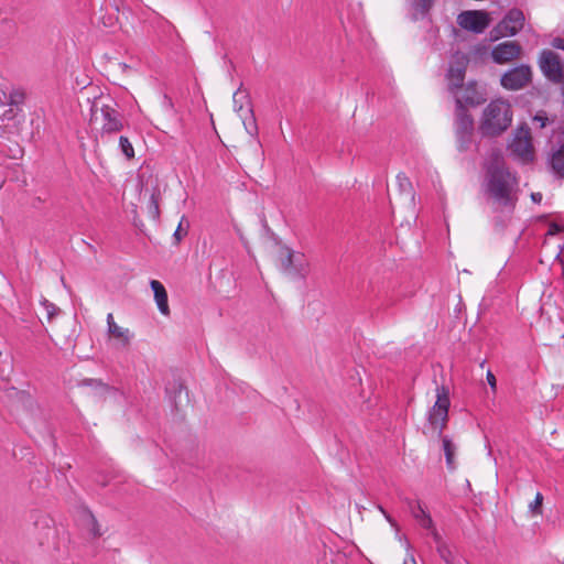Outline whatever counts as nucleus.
Returning a JSON list of instances; mask_svg holds the SVG:
<instances>
[{"mask_svg":"<svg viewBox=\"0 0 564 564\" xmlns=\"http://www.w3.org/2000/svg\"><path fill=\"white\" fill-rule=\"evenodd\" d=\"M485 193L496 212L510 214L517 202L516 177L506 167L500 151H492L486 165Z\"/></svg>","mask_w":564,"mask_h":564,"instance_id":"f257e3e1","label":"nucleus"},{"mask_svg":"<svg viewBox=\"0 0 564 564\" xmlns=\"http://www.w3.org/2000/svg\"><path fill=\"white\" fill-rule=\"evenodd\" d=\"M512 122L511 105L503 99L492 100L484 110L479 129L484 135H498Z\"/></svg>","mask_w":564,"mask_h":564,"instance_id":"f03ea898","label":"nucleus"},{"mask_svg":"<svg viewBox=\"0 0 564 564\" xmlns=\"http://www.w3.org/2000/svg\"><path fill=\"white\" fill-rule=\"evenodd\" d=\"M278 261L281 271L291 279H305L310 273V262L305 254L286 246L279 249Z\"/></svg>","mask_w":564,"mask_h":564,"instance_id":"7ed1b4c3","label":"nucleus"},{"mask_svg":"<svg viewBox=\"0 0 564 564\" xmlns=\"http://www.w3.org/2000/svg\"><path fill=\"white\" fill-rule=\"evenodd\" d=\"M90 122L100 127L105 133L118 132L122 129L120 113L110 105L101 99L96 100L91 106Z\"/></svg>","mask_w":564,"mask_h":564,"instance_id":"20e7f679","label":"nucleus"},{"mask_svg":"<svg viewBox=\"0 0 564 564\" xmlns=\"http://www.w3.org/2000/svg\"><path fill=\"white\" fill-rule=\"evenodd\" d=\"M511 154L524 164L532 163L535 159V150L532 144L531 131L528 126L519 127L509 145Z\"/></svg>","mask_w":564,"mask_h":564,"instance_id":"39448f33","label":"nucleus"},{"mask_svg":"<svg viewBox=\"0 0 564 564\" xmlns=\"http://www.w3.org/2000/svg\"><path fill=\"white\" fill-rule=\"evenodd\" d=\"M449 398L448 390L445 387H437L436 402L429 412V423L437 431L441 436L443 430L446 427L448 420Z\"/></svg>","mask_w":564,"mask_h":564,"instance_id":"423d86ee","label":"nucleus"},{"mask_svg":"<svg viewBox=\"0 0 564 564\" xmlns=\"http://www.w3.org/2000/svg\"><path fill=\"white\" fill-rule=\"evenodd\" d=\"M531 68L528 65H520L506 72L500 83L501 86L508 90H519L531 82Z\"/></svg>","mask_w":564,"mask_h":564,"instance_id":"0eeeda50","label":"nucleus"},{"mask_svg":"<svg viewBox=\"0 0 564 564\" xmlns=\"http://www.w3.org/2000/svg\"><path fill=\"white\" fill-rule=\"evenodd\" d=\"M457 23L467 31L481 33L489 25L490 17L489 13L485 11H464L458 14Z\"/></svg>","mask_w":564,"mask_h":564,"instance_id":"6e6552de","label":"nucleus"},{"mask_svg":"<svg viewBox=\"0 0 564 564\" xmlns=\"http://www.w3.org/2000/svg\"><path fill=\"white\" fill-rule=\"evenodd\" d=\"M540 68L552 82L560 83L563 79V65L560 56L553 51H543L540 56Z\"/></svg>","mask_w":564,"mask_h":564,"instance_id":"1a4fd4ad","label":"nucleus"},{"mask_svg":"<svg viewBox=\"0 0 564 564\" xmlns=\"http://www.w3.org/2000/svg\"><path fill=\"white\" fill-rule=\"evenodd\" d=\"M451 91L456 100V109H465L466 106H477L484 101L482 95L474 83H469L466 86L460 84L459 87H455Z\"/></svg>","mask_w":564,"mask_h":564,"instance_id":"9d476101","label":"nucleus"},{"mask_svg":"<svg viewBox=\"0 0 564 564\" xmlns=\"http://www.w3.org/2000/svg\"><path fill=\"white\" fill-rule=\"evenodd\" d=\"M524 24V14L519 9L510 10L503 20L496 26L497 36L516 35Z\"/></svg>","mask_w":564,"mask_h":564,"instance_id":"9b49d317","label":"nucleus"},{"mask_svg":"<svg viewBox=\"0 0 564 564\" xmlns=\"http://www.w3.org/2000/svg\"><path fill=\"white\" fill-rule=\"evenodd\" d=\"M467 58L463 54H455L451 62L447 79L449 90H454L455 87H459L465 78V70L467 65Z\"/></svg>","mask_w":564,"mask_h":564,"instance_id":"f8f14e48","label":"nucleus"},{"mask_svg":"<svg viewBox=\"0 0 564 564\" xmlns=\"http://www.w3.org/2000/svg\"><path fill=\"white\" fill-rule=\"evenodd\" d=\"M521 54V46L514 41L498 44L491 52L492 59L497 64H506L517 59Z\"/></svg>","mask_w":564,"mask_h":564,"instance_id":"ddd939ff","label":"nucleus"},{"mask_svg":"<svg viewBox=\"0 0 564 564\" xmlns=\"http://www.w3.org/2000/svg\"><path fill=\"white\" fill-rule=\"evenodd\" d=\"M108 335L115 340L117 348H127L133 337L129 328L119 326L113 318L112 313L107 315Z\"/></svg>","mask_w":564,"mask_h":564,"instance_id":"4468645a","label":"nucleus"},{"mask_svg":"<svg viewBox=\"0 0 564 564\" xmlns=\"http://www.w3.org/2000/svg\"><path fill=\"white\" fill-rule=\"evenodd\" d=\"M474 120L466 109H456V135H473Z\"/></svg>","mask_w":564,"mask_h":564,"instance_id":"2eb2a0df","label":"nucleus"},{"mask_svg":"<svg viewBox=\"0 0 564 564\" xmlns=\"http://www.w3.org/2000/svg\"><path fill=\"white\" fill-rule=\"evenodd\" d=\"M150 286L154 293V300L161 314L169 316L170 306L167 301V293L164 285L158 280H151Z\"/></svg>","mask_w":564,"mask_h":564,"instance_id":"dca6fc26","label":"nucleus"},{"mask_svg":"<svg viewBox=\"0 0 564 564\" xmlns=\"http://www.w3.org/2000/svg\"><path fill=\"white\" fill-rule=\"evenodd\" d=\"M17 117L18 112L14 108L4 110L3 113L0 115V129H2L4 133H12L17 128Z\"/></svg>","mask_w":564,"mask_h":564,"instance_id":"f3484780","label":"nucleus"},{"mask_svg":"<svg viewBox=\"0 0 564 564\" xmlns=\"http://www.w3.org/2000/svg\"><path fill=\"white\" fill-rule=\"evenodd\" d=\"M242 119L243 127L247 133L251 137L258 135V124L252 110V107L246 108V111L239 115Z\"/></svg>","mask_w":564,"mask_h":564,"instance_id":"a211bd4d","label":"nucleus"},{"mask_svg":"<svg viewBox=\"0 0 564 564\" xmlns=\"http://www.w3.org/2000/svg\"><path fill=\"white\" fill-rule=\"evenodd\" d=\"M550 164L557 176L564 177V143L552 153Z\"/></svg>","mask_w":564,"mask_h":564,"instance_id":"6ab92c4d","label":"nucleus"},{"mask_svg":"<svg viewBox=\"0 0 564 564\" xmlns=\"http://www.w3.org/2000/svg\"><path fill=\"white\" fill-rule=\"evenodd\" d=\"M251 107L248 94L246 90L239 88L234 94V108L239 115L246 111V108Z\"/></svg>","mask_w":564,"mask_h":564,"instance_id":"aec40b11","label":"nucleus"},{"mask_svg":"<svg viewBox=\"0 0 564 564\" xmlns=\"http://www.w3.org/2000/svg\"><path fill=\"white\" fill-rule=\"evenodd\" d=\"M434 0H410L414 18L425 15L433 7Z\"/></svg>","mask_w":564,"mask_h":564,"instance_id":"412c9836","label":"nucleus"},{"mask_svg":"<svg viewBox=\"0 0 564 564\" xmlns=\"http://www.w3.org/2000/svg\"><path fill=\"white\" fill-rule=\"evenodd\" d=\"M414 518L419 521L421 527L424 529H433V520L430 517L429 513L421 507V505H417L416 509L413 510Z\"/></svg>","mask_w":564,"mask_h":564,"instance_id":"4be33fe9","label":"nucleus"},{"mask_svg":"<svg viewBox=\"0 0 564 564\" xmlns=\"http://www.w3.org/2000/svg\"><path fill=\"white\" fill-rule=\"evenodd\" d=\"M83 521L88 530V532L94 536L98 538L101 535L99 524L96 518L90 512H85L83 517Z\"/></svg>","mask_w":564,"mask_h":564,"instance_id":"5701e85b","label":"nucleus"},{"mask_svg":"<svg viewBox=\"0 0 564 564\" xmlns=\"http://www.w3.org/2000/svg\"><path fill=\"white\" fill-rule=\"evenodd\" d=\"M442 442H443V449L445 453L447 466L449 468H454V458H455L456 447L447 436H444L442 438Z\"/></svg>","mask_w":564,"mask_h":564,"instance_id":"b1692460","label":"nucleus"},{"mask_svg":"<svg viewBox=\"0 0 564 564\" xmlns=\"http://www.w3.org/2000/svg\"><path fill=\"white\" fill-rule=\"evenodd\" d=\"M119 147L127 159H132L134 156L133 147L128 138L120 137Z\"/></svg>","mask_w":564,"mask_h":564,"instance_id":"393cba45","label":"nucleus"},{"mask_svg":"<svg viewBox=\"0 0 564 564\" xmlns=\"http://www.w3.org/2000/svg\"><path fill=\"white\" fill-rule=\"evenodd\" d=\"M543 496L536 492L534 500L529 505V510L533 516L542 514Z\"/></svg>","mask_w":564,"mask_h":564,"instance_id":"a878e982","label":"nucleus"},{"mask_svg":"<svg viewBox=\"0 0 564 564\" xmlns=\"http://www.w3.org/2000/svg\"><path fill=\"white\" fill-rule=\"evenodd\" d=\"M149 214L153 219H158L160 216L159 197L156 194H152L149 203Z\"/></svg>","mask_w":564,"mask_h":564,"instance_id":"bb28decb","label":"nucleus"},{"mask_svg":"<svg viewBox=\"0 0 564 564\" xmlns=\"http://www.w3.org/2000/svg\"><path fill=\"white\" fill-rule=\"evenodd\" d=\"M187 227H188V224H187L185 217L183 216L175 232H174V238H175L176 243H178L183 239V237L186 236Z\"/></svg>","mask_w":564,"mask_h":564,"instance_id":"cd10ccee","label":"nucleus"},{"mask_svg":"<svg viewBox=\"0 0 564 564\" xmlns=\"http://www.w3.org/2000/svg\"><path fill=\"white\" fill-rule=\"evenodd\" d=\"M41 304L44 307L48 319H52L59 312V308L47 300H43Z\"/></svg>","mask_w":564,"mask_h":564,"instance_id":"c85d7f7f","label":"nucleus"},{"mask_svg":"<svg viewBox=\"0 0 564 564\" xmlns=\"http://www.w3.org/2000/svg\"><path fill=\"white\" fill-rule=\"evenodd\" d=\"M532 121L534 124L542 129L547 126L550 120L545 111H538L536 115L532 118Z\"/></svg>","mask_w":564,"mask_h":564,"instance_id":"c756f323","label":"nucleus"},{"mask_svg":"<svg viewBox=\"0 0 564 564\" xmlns=\"http://www.w3.org/2000/svg\"><path fill=\"white\" fill-rule=\"evenodd\" d=\"M398 183H399V186H400V189L409 195L412 196V193H411V182L409 181V178L404 175H401L399 174L398 175Z\"/></svg>","mask_w":564,"mask_h":564,"instance_id":"7c9ffc66","label":"nucleus"},{"mask_svg":"<svg viewBox=\"0 0 564 564\" xmlns=\"http://www.w3.org/2000/svg\"><path fill=\"white\" fill-rule=\"evenodd\" d=\"M456 137H457V142H458V150L462 152L467 151L471 144L473 135H470L469 138L462 137V135H456Z\"/></svg>","mask_w":564,"mask_h":564,"instance_id":"2f4dec72","label":"nucleus"},{"mask_svg":"<svg viewBox=\"0 0 564 564\" xmlns=\"http://www.w3.org/2000/svg\"><path fill=\"white\" fill-rule=\"evenodd\" d=\"M437 551H438V553H440L441 557H442L443 560H445V562H446L447 564H451V562H449V555H451V552H449V550L447 549V546H446L445 544H444V545H438V546H437Z\"/></svg>","mask_w":564,"mask_h":564,"instance_id":"473e14b6","label":"nucleus"},{"mask_svg":"<svg viewBox=\"0 0 564 564\" xmlns=\"http://www.w3.org/2000/svg\"><path fill=\"white\" fill-rule=\"evenodd\" d=\"M487 382L490 386L491 390L496 392L497 390V380L495 375L489 370L486 376Z\"/></svg>","mask_w":564,"mask_h":564,"instance_id":"72a5a7b5","label":"nucleus"},{"mask_svg":"<svg viewBox=\"0 0 564 564\" xmlns=\"http://www.w3.org/2000/svg\"><path fill=\"white\" fill-rule=\"evenodd\" d=\"M378 509L380 510V512L384 516V518L387 519V521L398 530V525L395 523V521L391 518V516L381 507L379 506Z\"/></svg>","mask_w":564,"mask_h":564,"instance_id":"f704fd0d","label":"nucleus"},{"mask_svg":"<svg viewBox=\"0 0 564 564\" xmlns=\"http://www.w3.org/2000/svg\"><path fill=\"white\" fill-rule=\"evenodd\" d=\"M552 46L555 47V48H558V50H563L564 51V39L562 37H555L553 41H552Z\"/></svg>","mask_w":564,"mask_h":564,"instance_id":"c9c22d12","label":"nucleus"},{"mask_svg":"<svg viewBox=\"0 0 564 564\" xmlns=\"http://www.w3.org/2000/svg\"><path fill=\"white\" fill-rule=\"evenodd\" d=\"M430 530H431V534H432L434 541L437 543V546L444 545V543H442V541H441V535L438 534L436 529L433 527V529H430Z\"/></svg>","mask_w":564,"mask_h":564,"instance_id":"e433bc0d","label":"nucleus"},{"mask_svg":"<svg viewBox=\"0 0 564 564\" xmlns=\"http://www.w3.org/2000/svg\"><path fill=\"white\" fill-rule=\"evenodd\" d=\"M561 230H562V228L558 225L552 224L549 228L547 234L553 236V235H556L557 232H560Z\"/></svg>","mask_w":564,"mask_h":564,"instance_id":"4c0bfd02","label":"nucleus"},{"mask_svg":"<svg viewBox=\"0 0 564 564\" xmlns=\"http://www.w3.org/2000/svg\"><path fill=\"white\" fill-rule=\"evenodd\" d=\"M403 564H416V561L412 554L406 556L403 561Z\"/></svg>","mask_w":564,"mask_h":564,"instance_id":"58836bf2","label":"nucleus"},{"mask_svg":"<svg viewBox=\"0 0 564 564\" xmlns=\"http://www.w3.org/2000/svg\"><path fill=\"white\" fill-rule=\"evenodd\" d=\"M531 198H532L533 202L540 203L542 200V194L541 193H533L531 195Z\"/></svg>","mask_w":564,"mask_h":564,"instance_id":"ea45409f","label":"nucleus"},{"mask_svg":"<svg viewBox=\"0 0 564 564\" xmlns=\"http://www.w3.org/2000/svg\"><path fill=\"white\" fill-rule=\"evenodd\" d=\"M404 543H405V546L409 547L410 544H409V541L404 539Z\"/></svg>","mask_w":564,"mask_h":564,"instance_id":"a19ab883","label":"nucleus"},{"mask_svg":"<svg viewBox=\"0 0 564 564\" xmlns=\"http://www.w3.org/2000/svg\"><path fill=\"white\" fill-rule=\"evenodd\" d=\"M562 90H563V96H564V83H563V87H562Z\"/></svg>","mask_w":564,"mask_h":564,"instance_id":"79ce46f5","label":"nucleus"},{"mask_svg":"<svg viewBox=\"0 0 564 564\" xmlns=\"http://www.w3.org/2000/svg\"><path fill=\"white\" fill-rule=\"evenodd\" d=\"M0 564H4L2 561H0Z\"/></svg>","mask_w":564,"mask_h":564,"instance_id":"37998d69","label":"nucleus"},{"mask_svg":"<svg viewBox=\"0 0 564 564\" xmlns=\"http://www.w3.org/2000/svg\"><path fill=\"white\" fill-rule=\"evenodd\" d=\"M563 564H564V561H563Z\"/></svg>","mask_w":564,"mask_h":564,"instance_id":"c03bdc74","label":"nucleus"}]
</instances>
